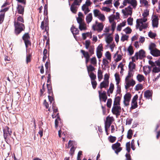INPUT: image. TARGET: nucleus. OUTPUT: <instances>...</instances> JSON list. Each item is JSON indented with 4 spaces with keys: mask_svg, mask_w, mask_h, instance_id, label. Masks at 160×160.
<instances>
[{
    "mask_svg": "<svg viewBox=\"0 0 160 160\" xmlns=\"http://www.w3.org/2000/svg\"><path fill=\"white\" fill-rule=\"evenodd\" d=\"M156 47V45L153 43H151L149 45L148 49L150 51V53L154 57L160 56V50L157 49Z\"/></svg>",
    "mask_w": 160,
    "mask_h": 160,
    "instance_id": "1",
    "label": "nucleus"
},
{
    "mask_svg": "<svg viewBox=\"0 0 160 160\" xmlns=\"http://www.w3.org/2000/svg\"><path fill=\"white\" fill-rule=\"evenodd\" d=\"M14 25L15 28V33L16 35L19 34L25 29L24 25L22 23L14 22Z\"/></svg>",
    "mask_w": 160,
    "mask_h": 160,
    "instance_id": "2",
    "label": "nucleus"
},
{
    "mask_svg": "<svg viewBox=\"0 0 160 160\" xmlns=\"http://www.w3.org/2000/svg\"><path fill=\"white\" fill-rule=\"evenodd\" d=\"M145 57V52L142 49L140 50L138 52L135 53L134 56L132 58V61L135 62L136 60H138L139 58L142 59Z\"/></svg>",
    "mask_w": 160,
    "mask_h": 160,
    "instance_id": "3",
    "label": "nucleus"
},
{
    "mask_svg": "<svg viewBox=\"0 0 160 160\" xmlns=\"http://www.w3.org/2000/svg\"><path fill=\"white\" fill-rule=\"evenodd\" d=\"M96 24L93 25L92 27L94 31H97L98 32H100L103 30L104 25L101 22H98L97 21L95 22Z\"/></svg>",
    "mask_w": 160,
    "mask_h": 160,
    "instance_id": "4",
    "label": "nucleus"
},
{
    "mask_svg": "<svg viewBox=\"0 0 160 160\" xmlns=\"http://www.w3.org/2000/svg\"><path fill=\"white\" fill-rule=\"evenodd\" d=\"M136 28L139 29L140 31H142L143 29H145L148 26V23H142L140 22L136 21Z\"/></svg>",
    "mask_w": 160,
    "mask_h": 160,
    "instance_id": "5",
    "label": "nucleus"
},
{
    "mask_svg": "<svg viewBox=\"0 0 160 160\" xmlns=\"http://www.w3.org/2000/svg\"><path fill=\"white\" fill-rule=\"evenodd\" d=\"M135 83V81L133 79L125 80V88L127 89L131 86L133 87Z\"/></svg>",
    "mask_w": 160,
    "mask_h": 160,
    "instance_id": "6",
    "label": "nucleus"
},
{
    "mask_svg": "<svg viewBox=\"0 0 160 160\" xmlns=\"http://www.w3.org/2000/svg\"><path fill=\"white\" fill-rule=\"evenodd\" d=\"M112 112L113 114L117 116L119 115L121 112V107L120 106H113Z\"/></svg>",
    "mask_w": 160,
    "mask_h": 160,
    "instance_id": "7",
    "label": "nucleus"
},
{
    "mask_svg": "<svg viewBox=\"0 0 160 160\" xmlns=\"http://www.w3.org/2000/svg\"><path fill=\"white\" fill-rule=\"evenodd\" d=\"M122 12L124 16L128 17V15H131L132 13V8L130 6L125 8V9H122Z\"/></svg>",
    "mask_w": 160,
    "mask_h": 160,
    "instance_id": "8",
    "label": "nucleus"
},
{
    "mask_svg": "<svg viewBox=\"0 0 160 160\" xmlns=\"http://www.w3.org/2000/svg\"><path fill=\"white\" fill-rule=\"evenodd\" d=\"M29 38L30 37L28 33H25L22 37V39L24 41L26 48H27L28 45L31 44L29 40Z\"/></svg>",
    "mask_w": 160,
    "mask_h": 160,
    "instance_id": "9",
    "label": "nucleus"
},
{
    "mask_svg": "<svg viewBox=\"0 0 160 160\" xmlns=\"http://www.w3.org/2000/svg\"><path fill=\"white\" fill-rule=\"evenodd\" d=\"M120 146V144L118 142L112 144V149L115 151V153L117 154H118V153L122 150V148L119 147Z\"/></svg>",
    "mask_w": 160,
    "mask_h": 160,
    "instance_id": "10",
    "label": "nucleus"
},
{
    "mask_svg": "<svg viewBox=\"0 0 160 160\" xmlns=\"http://www.w3.org/2000/svg\"><path fill=\"white\" fill-rule=\"evenodd\" d=\"M159 19L157 16L154 15L152 20V25L153 28H157L158 25Z\"/></svg>",
    "mask_w": 160,
    "mask_h": 160,
    "instance_id": "11",
    "label": "nucleus"
},
{
    "mask_svg": "<svg viewBox=\"0 0 160 160\" xmlns=\"http://www.w3.org/2000/svg\"><path fill=\"white\" fill-rule=\"evenodd\" d=\"M131 97V95L129 93L126 94L124 97V102L126 106L129 104V102L130 101Z\"/></svg>",
    "mask_w": 160,
    "mask_h": 160,
    "instance_id": "12",
    "label": "nucleus"
},
{
    "mask_svg": "<svg viewBox=\"0 0 160 160\" xmlns=\"http://www.w3.org/2000/svg\"><path fill=\"white\" fill-rule=\"evenodd\" d=\"M3 136L5 138H7V136L8 135H10L12 133L11 129L8 127H5L3 129Z\"/></svg>",
    "mask_w": 160,
    "mask_h": 160,
    "instance_id": "13",
    "label": "nucleus"
},
{
    "mask_svg": "<svg viewBox=\"0 0 160 160\" xmlns=\"http://www.w3.org/2000/svg\"><path fill=\"white\" fill-rule=\"evenodd\" d=\"M41 28L43 30L45 28V31L47 32V30L48 29V22L47 20L42 22Z\"/></svg>",
    "mask_w": 160,
    "mask_h": 160,
    "instance_id": "14",
    "label": "nucleus"
},
{
    "mask_svg": "<svg viewBox=\"0 0 160 160\" xmlns=\"http://www.w3.org/2000/svg\"><path fill=\"white\" fill-rule=\"evenodd\" d=\"M103 35H107L105 38V41L108 44L110 43L113 40V38L109 34L107 35L106 33H103Z\"/></svg>",
    "mask_w": 160,
    "mask_h": 160,
    "instance_id": "15",
    "label": "nucleus"
},
{
    "mask_svg": "<svg viewBox=\"0 0 160 160\" xmlns=\"http://www.w3.org/2000/svg\"><path fill=\"white\" fill-rule=\"evenodd\" d=\"M109 85L108 81H104L101 82L100 84V88L102 89L103 88H106Z\"/></svg>",
    "mask_w": 160,
    "mask_h": 160,
    "instance_id": "16",
    "label": "nucleus"
},
{
    "mask_svg": "<svg viewBox=\"0 0 160 160\" xmlns=\"http://www.w3.org/2000/svg\"><path fill=\"white\" fill-rule=\"evenodd\" d=\"M152 92L149 90L146 91L144 93V97L147 99H149L150 97H152Z\"/></svg>",
    "mask_w": 160,
    "mask_h": 160,
    "instance_id": "17",
    "label": "nucleus"
},
{
    "mask_svg": "<svg viewBox=\"0 0 160 160\" xmlns=\"http://www.w3.org/2000/svg\"><path fill=\"white\" fill-rule=\"evenodd\" d=\"M140 3L142 6L148 8L149 6V2L147 0H139Z\"/></svg>",
    "mask_w": 160,
    "mask_h": 160,
    "instance_id": "18",
    "label": "nucleus"
},
{
    "mask_svg": "<svg viewBox=\"0 0 160 160\" xmlns=\"http://www.w3.org/2000/svg\"><path fill=\"white\" fill-rule=\"evenodd\" d=\"M86 19L88 24H89L92 21V16L91 13H89L86 16Z\"/></svg>",
    "mask_w": 160,
    "mask_h": 160,
    "instance_id": "19",
    "label": "nucleus"
},
{
    "mask_svg": "<svg viewBox=\"0 0 160 160\" xmlns=\"http://www.w3.org/2000/svg\"><path fill=\"white\" fill-rule=\"evenodd\" d=\"M17 10L18 13L20 14H23L24 11V7L18 4L17 8Z\"/></svg>",
    "mask_w": 160,
    "mask_h": 160,
    "instance_id": "20",
    "label": "nucleus"
},
{
    "mask_svg": "<svg viewBox=\"0 0 160 160\" xmlns=\"http://www.w3.org/2000/svg\"><path fill=\"white\" fill-rule=\"evenodd\" d=\"M120 98L119 96L116 97L114 99L113 106H120Z\"/></svg>",
    "mask_w": 160,
    "mask_h": 160,
    "instance_id": "21",
    "label": "nucleus"
},
{
    "mask_svg": "<svg viewBox=\"0 0 160 160\" xmlns=\"http://www.w3.org/2000/svg\"><path fill=\"white\" fill-rule=\"evenodd\" d=\"M136 65L132 62H130L128 65L129 71H133V69L135 68Z\"/></svg>",
    "mask_w": 160,
    "mask_h": 160,
    "instance_id": "22",
    "label": "nucleus"
},
{
    "mask_svg": "<svg viewBox=\"0 0 160 160\" xmlns=\"http://www.w3.org/2000/svg\"><path fill=\"white\" fill-rule=\"evenodd\" d=\"M71 30L72 33L74 36L75 37V35L78 34L79 30L78 28L72 27L71 28Z\"/></svg>",
    "mask_w": 160,
    "mask_h": 160,
    "instance_id": "23",
    "label": "nucleus"
},
{
    "mask_svg": "<svg viewBox=\"0 0 160 160\" xmlns=\"http://www.w3.org/2000/svg\"><path fill=\"white\" fill-rule=\"evenodd\" d=\"M82 11H84L85 15L87 14L90 11L88 7L86 6L85 5L82 6Z\"/></svg>",
    "mask_w": 160,
    "mask_h": 160,
    "instance_id": "24",
    "label": "nucleus"
},
{
    "mask_svg": "<svg viewBox=\"0 0 160 160\" xmlns=\"http://www.w3.org/2000/svg\"><path fill=\"white\" fill-rule=\"evenodd\" d=\"M80 52L82 53L85 58H90V55L88 52H86L83 50H81Z\"/></svg>",
    "mask_w": 160,
    "mask_h": 160,
    "instance_id": "25",
    "label": "nucleus"
},
{
    "mask_svg": "<svg viewBox=\"0 0 160 160\" xmlns=\"http://www.w3.org/2000/svg\"><path fill=\"white\" fill-rule=\"evenodd\" d=\"M98 93L99 94V97L100 99L101 98H102L104 97H107L106 94V92L105 91H103L102 92V90L99 91Z\"/></svg>",
    "mask_w": 160,
    "mask_h": 160,
    "instance_id": "26",
    "label": "nucleus"
},
{
    "mask_svg": "<svg viewBox=\"0 0 160 160\" xmlns=\"http://www.w3.org/2000/svg\"><path fill=\"white\" fill-rule=\"evenodd\" d=\"M102 62L104 66V67L108 68L109 67V62L106 59L104 58L102 60Z\"/></svg>",
    "mask_w": 160,
    "mask_h": 160,
    "instance_id": "27",
    "label": "nucleus"
},
{
    "mask_svg": "<svg viewBox=\"0 0 160 160\" xmlns=\"http://www.w3.org/2000/svg\"><path fill=\"white\" fill-rule=\"evenodd\" d=\"M137 78L139 82H141L144 80V77L143 75L138 74L137 75Z\"/></svg>",
    "mask_w": 160,
    "mask_h": 160,
    "instance_id": "28",
    "label": "nucleus"
},
{
    "mask_svg": "<svg viewBox=\"0 0 160 160\" xmlns=\"http://www.w3.org/2000/svg\"><path fill=\"white\" fill-rule=\"evenodd\" d=\"M125 25V22H123L122 23H120L118 25L117 28V30L119 31H121L122 29V27L124 26Z\"/></svg>",
    "mask_w": 160,
    "mask_h": 160,
    "instance_id": "29",
    "label": "nucleus"
},
{
    "mask_svg": "<svg viewBox=\"0 0 160 160\" xmlns=\"http://www.w3.org/2000/svg\"><path fill=\"white\" fill-rule=\"evenodd\" d=\"M129 4H130L134 8H135L137 6V2L136 0H129Z\"/></svg>",
    "mask_w": 160,
    "mask_h": 160,
    "instance_id": "30",
    "label": "nucleus"
},
{
    "mask_svg": "<svg viewBox=\"0 0 160 160\" xmlns=\"http://www.w3.org/2000/svg\"><path fill=\"white\" fill-rule=\"evenodd\" d=\"M160 72V67H157L155 66L153 68L152 72L154 75V73H158Z\"/></svg>",
    "mask_w": 160,
    "mask_h": 160,
    "instance_id": "31",
    "label": "nucleus"
},
{
    "mask_svg": "<svg viewBox=\"0 0 160 160\" xmlns=\"http://www.w3.org/2000/svg\"><path fill=\"white\" fill-rule=\"evenodd\" d=\"M128 52L129 55H132L134 52L133 48L132 46L130 45L128 49Z\"/></svg>",
    "mask_w": 160,
    "mask_h": 160,
    "instance_id": "32",
    "label": "nucleus"
},
{
    "mask_svg": "<svg viewBox=\"0 0 160 160\" xmlns=\"http://www.w3.org/2000/svg\"><path fill=\"white\" fill-rule=\"evenodd\" d=\"M133 76V74L132 73V72L128 71V75L126 77L125 80L132 79V78Z\"/></svg>",
    "mask_w": 160,
    "mask_h": 160,
    "instance_id": "33",
    "label": "nucleus"
},
{
    "mask_svg": "<svg viewBox=\"0 0 160 160\" xmlns=\"http://www.w3.org/2000/svg\"><path fill=\"white\" fill-rule=\"evenodd\" d=\"M79 28L81 31L85 30L86 29V24L84 22L79 24Z\"/></svg>",
    "mask_w": 160,
    "mask_h": 160,
    "instance_id": "34",
    "label": "nucleus"
},
{
    "mask_svg": "<svg viewBox=\"0 0 160 160\" xmlns=\"http://www.w3.org/2000/svg\"><path fill=\"white\" fill-rule=\"evenodd\" d=\"M87 68L88 74H89L90 72L93 71L95 69V68L91 65L88 66L87 65Z\"/></svg>",
    "mask_w": 160,
    "mask_h": 160,
    "instance_id": "35",
    "label": "nucleus"
},
{
    "mask_svg": "<svg viewBox=\"0 0 160 160\" xmlns=\"http://www.w3.org/2000/svg\"><path fill=\"white\" fill-rule=\"evenodd\" d=\"M108 139L110 142L113 143L116 141V138L115 137L110 135L108 137Z\"/></svg>",
    "mask_w": 160,
    "mask_h": 160,
    "instance_id": "36",
    "label": "nucleus"
},
{
    "mask_svg": "<svg viewBox=\"0 0 160 160\" xmlns=\"http://www.w3.org/2000/svg\"><path fill=\"white\" fill-rule=\"evenodd\" d=\"M88 74L91 81L94 80L96 79V76L93 72H91Z\"/></svg>",
    "mask_w": 160,
    "mask_h": 160,
    "instance_id": "37",
    "label": "nucleus"
},
{
    "mask_svg": "<svg viewBox=\"0 0 160 160\" xmlns=\"http://www.w3.org/2000/svg\"><path fill=\"white\" fill-rule=\"evenodd\" d=\"M88 49V51L91 54V55H92L94 53V48L93 46H90Z\"/></svg>",
    "mask_w": 160,
    "mask_h": 160,
    "instance_id": "38",
    "label": "nucleus"
},
{
    "mask_svg": "<svg viewBox=\"0 0 160 160\" xmlns=\"http://www.w3.org/2000/svg\"><path fill=\"white\" fill-rule=\"evenodd\" d=\"M143 72L145 75H147L148 73H149L150 72V68H147V67H144L143 68Z\"/></svg>",
    "mask_w": 160,
    "mask_h": 160,
    "instance_id": "39",
    "label": "nucleus"
},
{
    "mask_svg": "<svg viewBox=\"0 0 160 160\" xmlns=\"http://www.w3.org/2000/svg\"><path fill=\"white\" fill-rule=\"evenodd\" d=\"M148 19L146 17H143V18L141 19H138L136 20V21L144 23L147 21Z\"/></svg>",
    "mask_w": 160,
    "mask_h": 160,
    "instance_id": "40",
    "label": "nucleus"
},
{
    "mask_svg": "<svg viewBox=\"0 0 160 160\" xmlns=\"http://www.w3.org/2000/svg\"><path fill=\"white\" fill-rule=\"evenodd\" d=\"M97 18L102 21L103 22L105 20V16L102 14L101 13Z\"/></svg>",
    "mask_w": 160,
    "mask_h": 160,
    "instance_id": "41",
    "label": "nucleus"
},
{
    "mask_svg": "<svg viewBox=\"0 0 160 160\" xmlns=\"http://www.w3.org/2000/svg\"><path fill=\"white\" fill-rule=\"evenodd\" d=\"M148 36L151 38L153 39L156 36V33H153L150 31L148 33Z\"/></svg>",
    "mask_w": 160,
    "mask_h": 160,
    "instance_id": "42",
    "label": "nucleus"
},
{
    "mask_svg": "<svg viewBox=\"0 0 160 160\" xmlns=\"http://www.w3.org/2000/svg\"><path fill=\"white\" fill-rule=\"evenodd\" d=\"M70 9L71 11L73 13H76L77 11V9L76 8V7L75 6L72 4L71 6Z\"/></svg>",
    "mask_w": 160,
    "mask_h": 160,
    "instance_id": "43",
    "label": "nucleus"
},
{
    "mask_svg": "<svg viewBox=\"0 0 160 160\" xmlns=\"http://www.w3.org/2000/svg\"><path fill=\"white\" fill-rule=\"evenodd\" d=\"M93 13L95 17H98L101 13L99 10L96 9L93 10Z\"/></svg>",
    "mask_w": 160,
    "mask_h": 160,
    "instance_id": "44",
    "label": "nucleus"
},
{
    "mask_svg": "<svg viewBox=\"0 0 160 160\" xmlns=\"http://www.w3.org/2000/svg\"><path fill=\"white\" fill-rule=\"evenodd\" d=\"M24 22V21L23 18L21 16H19L18 17L17 21H14V22H18V23H23Z\"/></svg>",
    "mask_w": 160,
    "mask_h": 160,
    "instance_id": "45",
    "label": "nucleus"
},
{
    "mask_svg": "<svg viewBox=\"0 0 160 160\" xmlns=\"http://www.w3.org/2000/svg\"><path fill=\"white\" fill-rule=\"evenodd\" d=\"M132 130L131 129H129L128 132L127 138L128 139H131L132 137Z\"/></svg>",
    "mask_w": 160,
    "mask_h": 160,
    "instance_id": "46",
    "label": "nucleus"
},
{
    "mask_svg": "<svg viewBox=\"0 0 160 160\" xmlns=\"http://www.w3.org/2000/svg\"><path fill=\"white\" fill-rule=\"evenodd\" d=\"M143 88L142 85L141 84H138L135 86V90L138 91L139 90H141Z\"/></svg>",
    "mask_w": 160,
    "mask_h": 160,
    "instance_id": "47",
    "label": "nucleus"
},
{
    "mask_svg": "<svg viewBox=\"0 0 160 160\" xmlns=\"http://www.w3.org/2000/svg\"><path fill=\"white\" fill-rule=\"evenodd\" d=\"M114 84L112 83H111L110 84L109 89L108 90H109V92L111 93H112L114 90Z\"/></svg>",
    "mask_w": 160,
    "mask_h": 160,
    "instance_id": "48",
    "label": "nucleus"
},
{
    "mask_svg": "<svg viewBox=\"0 0 160 160\" xmlns=\"http://www.w3.org/2000/svg\"><path fill=\"white\" fill-rule=\"evenodd\" d=\"M105 56L108 60L110 61H111V55L109 51H107L105 53Z\"/></svg>",
    "mask_w": 160,
    "mask_h": 160,
    "instance_id": "49",
    "label": "nucleus"
},
{
    "mask_svg": "<svg viewBox=\"0 0 160 160\" xmlns=\"http://www.w3.org/2000/svg\"><path fill=\"white\" fill-rule=\"evenodd\" d=\"M123 31L126 34H130L131 32L132 31L131 28L129 27H127L125 28L124 29Z\"/></svg>",
    "mask_w": 160,
    "mask_h": 160,
    "instance_id": "50",
    "label": "nucleus"
},
{
    "mask_svg": "<svg viewBox=\"0 0 160 160\" xmlns=\"http://www.w3.org/2000/svg\"><path fill=\"white\" fill-rule=\"evenodd\" d=\"M4 17L5 15L4 14V12L0 14V24H2L3 22L4 19Z\"/></svg>",
    "mask_w": 160,
    "mask_h": 160,
    "instance_id": "51",
    "label": "nucleus"
},
{
    "mask_svg": "<svg viewBox=\"0 0 160 160\" xmlns=\"http://www.w3.org/2000/svg\"><path fill=\"white\" fill-rule=\"evenodd\" d=\"M115 80L117 82V85L119 83L120 81V78H119V74L115 73Z\"/></svg>",
    "mask_w": 160,
    "mask_h": 160,
    "instance_id": "52",
    "label": "nucleus"
},
{
    "mask_svg": "<svg viewBox=\"0 0 160 160\" xmlns=\"http://www.w3.org/2000/svg\"><path fill=\"white\" fill-rule=\"evenodd\" d=\"M113 119V118L112 117H110L108 116L106 118V122L111 124Z\"/></svg>",
    "mask_w": 160,
    "mask_h": 160,
    "instance_id": "53",
    "label": "nucleus"
},
{
    "mask_svg": "<svg viewBox=\"0 0 160 160\" xmlns=\"http://www.w3.org/2000/svg\"><path fill=\"white\" fill-rule=\"evenodd\" d=\"M112 100L111 98L108 99L107 103V106L108 108H110L111 106Z\"/></svg>",
    "mask_w": 160,
    "mask_h": 160,
    "instance_id": "54",
    "label": "nucleus"
},
{
    "mask_svg": "<svg viewBox=\"0 0 160 160\" xmlns=\"http://www.w3.org/2000/svg\"><path fill=\"white\" fill-rule=\"evenodd\" d=\"M90 42L89 40H87L85 41V48L86 49H88L90 47Z\"/></svg>",
    "mask_w": 160,
    "mask_h": 160,
    "instance_id": "55",
    "label": "nucleus"
},
{
    "mask_svg": "<svg viewBox=\"0 0 160 160\" xmlns=\"http://www.w3.org/2000/svg\"><path fill=\"white\" fill-rule=\"evenodd\" d=\"M115 19H116V18L115 15L110 16L109 17V21L111 23H112V22H115L114 21V20Z\"/></svg>",
    "mask_w": 160,
    "mask_h": 160,
    "instance_id": "56",
    "label": "nucleus"
},
{
    "mask_svg": "<svg viewBox=\"0 0 160 160\" xmlns=\"http://www.w3.org/2000/svg\"><path fill=\"white\" fill-rule=\"evenodd\" d=\"M128 38V36L126 35H122L121 38V40L124 42L125 40H127Z\"/></svg>",
    "mask_w": 160,
    "mask_h": 160,
    "instance_id": "57",
    "label": "nucleus"
},
{
    "mask_svg": "<svg viewBox=\"0 0 160 160\" xmlns=\"http://www.w3.org/2000/svg\"><path fill=\"white\" fill-rule=\"evenodd\" d=\"M98 78L100 81L102 78V73L101 70H99L98 72Z\"/></svg>",
    "mask_w": 160,
    "mask_h": 160,
    "instance_id": "58",
    "label": "nucleus"
},
{
    "mask_svg": "<svg viewBox=\"0 0 160 160\" xmlns=\"http://www.w3.org/2000/svg\"><path fill=\"white\" fill-rule=\"evenodd\" d=\"M130 146V142H127L126 144V150L128 153L130 152L131 150Z\"/></svg>",
    "mask_w": 160,
    "mask_h": 160,
    "instance_id": "59",
    "label": "nucleus"
},
{
    "mask_svg": "<svg viewBox=\"0 0 160 160\" xmlns=\"http://www.w3.org/2000/svg\"><path fill=\"white\" fill-rule=\"evenodd\" d=\"M91 63L92 64L94 65L97 64V60L95 57L92 58L91 59Z\"/></svg>",
    "mask_w": 160,
    "mask_h": 160,
    "instance_id": "60",
    "label": "nucleus"
},
{
    "mask_svg": "<svg viewBox=\"0 0 160 160\" xmlns=\"http://www.w3.org/2000/svg\"><path fill=\"white\" fill-rule=\"evenodd\" d=\"M131 106H132L131 108L132 109H134L138 107L137 102H132Z\"/></svg>",
    "mask_w": 160,
    "mask_h": 160,
    "instance_id": "61",
    "label": "nucleus"
},
{
    "mask_svg": "<svg viewBox=\"0 0 160 160\" xmlns=\"http://www.w3.org/2000/svg\"><path fill=\"white\" fill-rule=\"evenodd\" d=\"M133 20V18H131V17H129L128 19L127 22L129 25L131 26L132 25Z\"/></svg>",
    "mask_w": 160,
    "mask_h": 160,
    "instance_id": "62",
    "label": "nucleus"
},
{
    "mask_svg": "<svg viewBox=\"0 0 160 160\" xmlns=\"http://www.w3.org/2000/svg\"><path fill=\"white\" fill-rule=\"evenodd\" d=\"M91 83L93 88L95 89L97 84L96 81L95 80L91 81Z\"/></svg>",
    "mask_w": 160,
    "mask_h": 160,
    "instance_id": "63",
    "label": "nucleus"
},
{
    "mask_svg": "<svg viewBox=\"0 0 160 160\" xmlns=\"http://www.w3.org/2000/svg\"><path fill=\"white\" fill-rule=\"evenodd\" d=\"M77 20L78 23L80 24L83 23V20L81 17H78L77 18Z\"/></svg>",
    "mask_w": 160,
    "mask_h": 160,
    "instance_id": "64",
    "label": "nucleus"
}]
</instances>
